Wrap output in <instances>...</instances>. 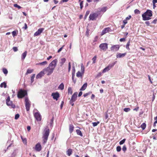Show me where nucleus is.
Masks as SVG:
<instances>
[{
    "label": "nucleus",
    "mask_w": 157,
    "mask_h": 157,
    "mask_svg": "<svg viewBox=\"0 0 157 157\" xmlns=\"http://www.w3.org/2000/svg\"><path fill=\"white\" fill-rule=\"evenodd\" d=\"M57 59H56L53 60L49 65L48 66L47 68H45L43 69V71L45 74H46L47 75H49L53 72L56 66L57 62Z\"/></svg>",
    "instance_id": "obj_1"
},
{
    "label": "nucleus",
    "mask_w": 157,
    "mask_h": 157,
    "mask_svg": "<svg viewBox=\"0 0 157 157\" xmlns=\"http://www.w3.org/2000/svg\"><path fill=\"white\" fill-rule=\"evenodd\" d=\"M152 15V11L150 10H147L146 12L142 14V16L143 20L147 21L151 19V17Z\"/></svg>",
    "instance_id": "obj_2"
},
{
    "label": "nucleus",
    "mask_w": 157,
    "mask_h": 157,
    "mask_svg": "<svg viewBox=\"0 0 157 157\" xmlns=\"http://www.w3.org/2000/svg\"><path fill=\"white\" fill-rule=\"evenodd\" d=\"M49 134V129L47 128H45L43 133L42 137L44 144H45L47 142Z\"/></svg>",
    "instance_id": "obj_3"
},
{
    "label": "nucleus",
    "mask_w": 157,
    "mask_h": 157,
    "mask_svg": "<svg viewBox=\"0 0 157 157\" xmlns=\"http://www.w3.org/2000/svg\"><path fill=\"white\" fill-rule=\"evenodd\" d=\"M27 95V91L25 90L20 89L18 92L17 96L18 98H22Z\"/></svg>",
    "instance_id": "obj_4"
},
{
    "label": "nucleus",
    "mask_w": 157,
    "mask_h": 157,
    "mask_svg": "<svg viewBox=\"0 0 157 157\" xmlns=\"http://www.w3.org/2000/svg\"><path fill=\"white\" fill-rule=\"evenodd\" d=\"M117 62V61L114 62L112 63L109 64L108 65L105 67L102 71V73H105L106 72L109 71L111 68H112L115 64Z\"/></svg>",
    "instance_id": "obj_5"
},
{
    "label": "nucleus",
    "mask_w": 157,
    "mask_h": 157,
    "mask_svg": "<svg viewBox=\"0 0 157 157\" xmlns=\"http://www.w3.org/2000/svg\"><path fill=\"white\" fill-rule=\"evenodd\" d=\"M25 106L27 111H29L31 106V102L28 98H25Z\"/></svg>",
    "instance_id": "obj_6"
},
{
    "label": "nucleus",
    "mask_w": 157,
    "mask_h": 157,
    "mask_svg": "<svg viewBox=\"0 0 157 157\" xmlns=\"http://www.w3.org/2000/svg\"><path fill=\"white\" fill-rule=\"evenodd\" d=\"M99 47L101 49L105 51L108 49V44L106 43H102L100 45Z\"/></svg>",
    "instance_id": "obj_7"
},
{
    "label": "nucleus",
    "mask_w": 157,
    "mask_h": 157,
    "mask_svg": "<svg viewBox=\"0 0 157 157\" xmlns=\"http://www.w3.org/2000/svg\"><path fill=\"white\" fill-rule=\"evenodd\" d=\"M34 116L36 121H40L41 120V115L40 113L37 111L34 113Z\"/></svg>",
    "instance_id": "obj_8"
},
{
    "label": "nucleus",
    "mask_w": 157,
    "mask_h": 157,
    "mask_svg": "<svg viewBox=\"0 0 157 157\" xmlns=\"http://www.w3.org/2000/svg\"><path fill=\"white\" fill-rule=\"evenodd\" d=\"M6 104L7 105L11 106L12 108H14L15 107V105L13 104L12 101L10 100V97H8L6 100Z\"/></svg>",
    "instance_id": "obj_9"
},
{
    "label": "nucleus",
    "mask_w": 157,
    "mask_h": 157,
    "mask_svg": "<svg viewBox=\"0 0 157 157\" xmlns=\"http://www.w3.org/2000/svg\"><path fill=\"white\" fill-rule=\"evenodd\" d=\"M98 15L96 13H91L89 17V20L94 21L98 17Z\"/></svg>",
    "instance_id": "obj_10"
},
{
    "label": "nucleus",
    "mask_w": 157,
    "mask_h": 157,
    "mask_svg": "<svg viewBox=\"0 0 157 157\" xmlns=\"http://www.w3.org/2000/svg\"><path fill=\"white\" fill-rule=\"evenodd\" d=\"M120 46L118 45H116L112 46L111 48V50L113 51H117L119 49Z\"/></svg>",
    "instance_id": "obj_11"
},
{
    "label": "nucleus",
    "mask_w": 157,
    "mask_h": 157,
    "mask_svg": "<svg viewBox=\"0 0 157 157\" xmlns=\"http://www.w3.org/2000/svg\"><path fill=\"white\" fill-rule=\"evenodd\" d=\"M52 96L53 97L54 99L57 101L58 98L59 97V93L58 92L56 93H53L52 94Z\"/></svg>",
    "instance_id": "obj_12"
},
{
    "label": "nucleus",
    "mask_w": 157,
    "mask_h": 157,
    "mask_svg": "<svg viewBox=\"0 0 157 157\" xmlns=\"http://www.w3.org/2000/svg\"><path fill=\"white\" fill-rule=\"evenodd\" d=\"M44 30L43 28L39 29L34 34V36H37L39 35Z\"/></svg>",
    "instance_id": "obj_13"
},
{
    "label": "nucleus",
    "mask_w": 157,
    "mask_h": 157,
    "mask_svg": "<svg viewBox=\"0 0 157 157\" xmlns=\"http://www.w3.org/2000/svg\"><path fill=\"white\" fill-rule=\"evenodd\" d=\"M35 149L36 151H40L41 150L42 147L39 143H38L36 144Z\"/></svg>",
    "instance_id": "obj_14"
},
{
    "label": "nucleus",
    "mask_w": 157,
    "mask_h": 157,
    "mask_svg": "<svg viewBox=\"0 0 157 157\" xmlns=\"http://www.w3.org/2000/svg\"><path fill=\"white\" fill-rule=\"evenodd\" d=\"M111 30V29L109 27L105 28L102 31L101 35V36L103 35L107 32L110 31Z\"/></svg>",
    "instance_id": "obj_15"
},
{
    "label": "nucleus",
    "mask_w": 157,
    "mask_h": 157,
    "mask_svg": "<svg viewBox=\"0 0 157 157\" xmlns=\"http://www.w3.org/2000/svg\"><path fill=\"white\" fill-rule=\"evenodd\" d=\"M45 74L44 71L43 70L41 71L39 74H38L36 76V79L40 78L41 77L43 76Z\"/></svg>",
    "instance_id": "obj_16"
},
{
    "label": "nucleus",
    "mask_w": 157,
    "mask_h": 157,
    "mask_svg": "<svg viewBox=\"0 0 157 157\" xmlns=\"http://www.w3.org/2000/svg\"><path fill=\"white\" fill-rule=\"evenodd\" d=\"M126 54V53H118L116 56L117 58H121L124 57Z\"/></svg>",
    "instance_id": "obj_17"
},
{
    "label": "nucleus",
    "mask_w": 157,
    "mask_h": 157,
    "mask_svg": "<svg viewBox=\"0 0 157 157\" xmlns=\"http://www.w3.org/2000/svg\"><path fill=\"white\" fill-rule=\"evenodd\" d=\"M77 93L75 92L72 95L71 98V100H73L74 101H75L76 98L77 97Z\"/></svg>",
    "instance_id": "obj_18"
},
{
    "label": "nucleus",
    "mask_w": 157,
    "mask_h": 157,
    "mask_svg": "<svg viewBox=\"0 0 157 157\" xmlns=\"http://www.w3.org/2000/svg\"><path fill=\"white\" fill-rule=\"evenodd\" d=\"M87 86V84L86 82L82 86V87H81V88L80 89V90H85L86 88V87Z\"/></svg>",
    "instance_id": "obj_19"
},
{
    "label": "nucleus",
    "mask_w": 157,
    "mask_h": 157,
    "mask_svg": "<svg viewBox=\"0 0 157 157\" xmlns=\"http://www.w3.org/2000/svg\"><path fill=\"white\" fill-rule=\"evenodd\" d=\"M66 59L65 58H63L61 59L60 61V66H62L66 61Z\"/></svg>",
    "instance_id": "obj_20"
},
{
    "label": "nucleus",
    "mask_w": 157,
    "mask_h": 157,
    "mask_svg": "<svg viewBox=\"0 0 157 157\" xmlns=\"http://www.w3.org/2000/svg\"><path fill=\"white\" fill-rule=\"evenodd\" d=\"M72 153V150L71 149H69L67 151V155L69 156H70Z\"/></svg>",
    "instance_id": "obj_21"
},
{
    "label": "nucleus",
    "mask_w": 157,
    "mask_h": 157,
    "mask_svg": "<svg viewBox=\"0 0 157 157\" xmlns=\"http://www.w3.org/2000/svg\"><path fill=\"white\" fill-rule=\"evenodd\" d=\"M74 126L72 124H70L69 125V130L70 133H71L74 130Z\"/></svg>",
    "instance_id": "obj_22"
},
{
    "label": "nucleus",
    "mask_w": 157,
    "mask_h": 157,
    "mask_svg": "<svg viewBox=\"0 0 157 157\" xmlns=\"http://www.w3.org/2000/svg\"><path fill=\"white\" fill-rule=\"evenodd\" d=\"M27 52L26 51L22 53L21 56V59L22 60H24L25 58L27 55Z\"/></svg>",
    "instance_id": "obj_23"
},
{
    "label": "nucleus",
    "mask_w": 157,
    "mask_h": 157,
    "mask_svg": "<svg viewBox=\"0 0 157 157\" xmlns=\"http://www.w3.org/2000/svg\"><path fill=\"white\" fill-rule=\"evenodd\" d=\"M81 72L82 74H83L85 71V68L83 64H82L81 65Z\"/></svg>",
    "instance_id": "obj_24"
},
{
    "label": "nucleus",
    "mask_w": 157,
    "mask_h": 157,
    "mask_svg": "<svg viewBox=\"0 0 157 157\" xmlns=\"http://www.w3.org/2000/svg\"><path fill=\"white\" fill-rule=\"evenodd\" d=\"M64 88V85L63 83H62L59 86L58 88L61 90H63Z\"/></svg>",
    "instance_id": "obj_25"
},
{
    "label": "nucleus",
    "mask_w": 157,
    "mask_h": 157,
    "mask_svg": "<svg viewBox=\"0 0 157 157\" xmlns=\"http://www.w3.org/2000/svg\"><path fill=\"white\" fill-rule=\"evenodd\" d=\"M0 87H4V88H6V84L5 82H3L1 83L0 85Z\"/></svg>",
    "instance_id": "obj_26"
},
{
    "label": "nucleus",
    "mask_w": 157,
    "mask_h": 157,
    "mask_svg": "<svg viewBox=\"0 0 157 157\" xmlns=\"http://www.w3.org/2000/svg\"><path fill=\"white\" fill-rule=\"evenodd\" d=\"M76 132L78 135H80L81 136H82L81 131L79 129H77L76 130Z\"/></svg>",
    "instance_id": "obj_27"
},
{
    "label": "nucleus",
    "mask_w": 157,
    "mask_h": 157,
    "mask_svg": "<svg viewBox=\"0 0 157 157\" xmlns=\"http://www.w3.org/2000/svg\"><path fill=\"white\" fill-rule=\"evenodd\" d=\"M35 74H33L32 75L31 78V83H33V82L34 81V78L35 77Z\"/></svg>",
    "instance_id": "obj_28"
},
{
    "label": "nucleus",
    "mask_w": 157,
    "mask_h": 157,
    "mask_svg": "<svg viewBox=\"0 0 157 157\" xmlns=\"http://www.w3.org/2000/svg\"><path fill=\"white\" fill-rule=\"evenodd\" d=\"M130 41L129 40L127 42V43L126 44V48L128 50H130V49L129 48V46L130 45Z\"/></svg>",
    "instance_id": "obj_29"
},
{
    "label": "nucleus",
    "mask_w": 157,
    "mask_h": 157,
    "mask_svg": "<svg viewBox=\"0 0 157 157\" xmlns=\"http://www.w3.org/2000/svg\"><path fill=\"white\" fill-rule=\"evenodd\" d=\"M83 74H82V72H81L80 71H78L76 73V76L78 77H79L82 76Z\"/></svg>",
    "instance_id": "obj_30"
},
{
    "label": "nucleus",
    "mask_w": 157,
    "mask_h": 157,
    "mask_svg": "<svg viewBox=\"0 0 157 157\" xmlns=\"http://www.w3.org/2000/svg\"><path fill=\"white\" fill-rule=\"evenodd\" d=\"M33 71V69H27V72L26 73V74H30L32 73Z\"/></svg>",
    "instance_id": "obj_31"
},
{
    "label": "nucleus",
    "mask_w": 157,
    "mask_h": 157,
    "mask_svg": "<svg viewBox=\"0 0 157 157\" xmlns=\"http://www.w3.org/2000/svg\"><path fill=\"white\" fill-rule=\"evenodd\" d=\"M68 94H71L72 93V90L71 88V87H68Z\"/></svg>",
    "instance_id": "obj_32"
},
{
    "label": "nucleus",
    "mask_w": 157,
    "mask_h": 157,
    "mask_svg": "<svg viewBox=\"0 0 157 157\" xmlns=\"http://www.w3.org/2000/svg\"><path fill=\"white\" fill-rule=\"evenodd\" d=\"M146 127V124L145 123H143L141 125V127L143 130H144L145 129Z\"/></svg>",
    "instance_id": "obj_33"
},
{
    "label": "nucleus",
    "mask_w": 157,
    "mask_h": 157,
    "mask_svg": "<svg viewBox=\"0 0 157 157\" xmlns=\"http://www.w3.org/2000/svg\"><path fill=\"white\" fill-rule=\"evenodd\" d=\"M134 12L135 14H138L140 13V12L139 10L138 9H136L134 10Z\"/></svg>",
    "instance_id": "obj_34"
},
{
    "label": "nucleus",
    "mask_w": 157,
    "mask_h": 157,
    "mask_svg": "<svg viewBox=\"0 0 157 157\" xmlns=\"http://www.w3.org/2000/svg\"><path fill=\"white\" fill-rule=\"evenodd\" d=\"M99 121H97V122H94L92 123L93 126L94 127H95L97 126L98 124H99Z\"/></svg>",
    "instance_id": "obj_35"
},
{
    "label": "nucleus",
    "mask_w": 157,
    "mask_h": 157,
    "mask_svg": "<svg viewBox=\"0 0 157 157\" xmlns=\"http://www.w3.org/2000/svg\"><path fill=\"white\" fill-rule=\"evenodd\" d=\"M21 137L23 143L25 144H27V141L26 139L25 138H23L22 136H21Z\"/></svg>",
    "instance_id": "obj_36"
},
{
    "label": "nucleus",
    "mask_w": 157,
    "mask_h": 157,
    "mask_svg": "<svg viewBox=\"0 0 157 157\" xmlns=\"http://www.w3.org/2000/svg\"><path fill=\"white\" fill-rule=\"evenodd\" d=\"M90 11H87L85 14V15L84 18L85 19L86 17H87L88 15L90 13Z\"/></svg>",
    "instance_id": "obj_37"
},
{
    "label": "nucleus",
    "mask_w": 157,
    "mask_h": 157,
    "mask_svg": "<svg viewBox=\"0 0 157 157\" xmlns=\"http://www.w3.org/2000/svg\"><path fill=\"white\" fill-rule=\"evenodd\" d=\"M130 110V109L129 108H125L123 109V110L126 112H129Z\"/></svg>",
    "instance_id": "obj_38"
},
{
    "label": "nucleus",
    "mask_w": 157,
    "mask_h": 157,
    "mask_svg": "<svg viewBox=\"0 0 157 157\" xmlns=\"http://www.w3.org/2000/svg\"><path fill=\"white\" fill-rule=\"evenodd\" d=\"M98 38V37L97 36H96L95 37L94 40H93V43H94V44H96L95 42H97V41Z\"/></svg>",
    "instance_id": "obj_39"
},
{
    "label": "nucleus",
    "mask_w": 157,
    "mask_h": 157,
    "mask_svg": "<svg viewBox=\"0 0 157 157\" xmlns=\"http://www.w3.org/2000/svg\"><path fill=\"white\" fill-rule=\"evenodd\" d=\"M47 63V62L46 61H44L43 62L40 63L38 64L41 65H45Z\"/></svg>",
    "instance_id": "obj_40"
},
{
    "label": "nucleus",
    "mask_w": 157,
    "mask_h": 157,
    "mask_svg": "<svg viewBox=\"0 0 157 157\" xmlns=\"http://www.w3.org/2000/svg\"><path fill=\"white\" fill-rule=\"evenodd\" d=\"M125 140L126 139H123L120 142L119 144L120 145L123 144L125 142Z\"/></svg>",
    "instance_id": "obj_41"
},
{
    "label": "nucleus",
    "mask_w": 157,
    "mask_h": 157,
    "mask_svg": "<svg viewBox=\"0 0 157 157\" xmlns=\"http://www.w3.org/2000/svg\"><path fill=\"white\" fill-rule=\"evenodd\" d=\"M97 57L96 56H94L92 59L93 60V63H94L96 62V60Z\"/></svg>",
    "instance_id": "obj_42"
},
{
    "label": "nucleus",
    "mask_w": 157,
    "mask_h": 157,
    "mask_svg": "<svg viewBox=\"0 0 157 157\" xmlns=\"http://www.w3.org/2000/svg\"><path fill=\"white\" fill-rule=\"evenodd\" d=\"M117 151V152H120L121 150V147L120 146H118L116 148Z\"/></svg>",
    "instance_id": "obj_43"
},
{
    "label": "nucleus",
    "mask_w": 157,
    "mask_h": 157,
    "mask_svg": "<svg viewBox=\"0 0 157 157\" xmlns=\"http://www.w3.org/2000/svg\"><path fill=\"white\" fill-rule=\"evenodd\" d=\"M122 150L124 152H125V151H126L127 150V148L126 147V146L125 145H124L123 147L122 148Z\"/></svg>",
    "instance_id": "obj_44"
},
{
    "label": "nucleus",
    "mask_w": 157,
    "mask_h": 157,
    "mask_svg": "<svg viewBox=\"0 0 157 157\" xmlns=\"http://www.w3.org/2000/svg\"><path fill=\"white\" fill-rule=\"evenodd\" d=\"M92 92H89L88 93H86L85 94H84V95H83V96L84 97H86L88 95H90V94H91Z\"/></svg>",
    "instance_id": "obj_45"
},
{
    "label": "nucleus",
    "mask_w": 157,
    "mask_h": 157,
    "mask_svg": "<svg viewBox=\"0 0 157 157\" xmlns=\"http://www.w3.org/2000/svg\"><path fill=\"white\" fill-rule=\"evenodd\" d=\"M75 101H74L73 100H71V99H70V104H71V105L73 106L74 105V102H75Z\"/></svg>",
    "instance_id": "obj_46"
},
{
    "label": "nucleus",
    "mask_w": 157,
    "mask_h": 157,
    "mask_svg": "<svg viewBox=\"0 0 157 157\" xmlns=\"http://www.w3.org/2000/svg\"><path fill=\"white\" fill-rule=\"evenodd\" d=\"M3 72L5 74H6L8 73V71L6 68H3Z\"/></svg>",
    "instance_id": "obj_47"
},
{
    "label": "nucleus",
    "mask_w": 157,
    "mask_h": 157,
    "mask_svg": "<svg viewBox=\"0 0 157 157\" xmlns=\"http://www.w3.org/2000/svg\"><path fill=\"white\" fill-rule=\"evenodd\" d=\"M107 10V8L106 7H104L102 8L101 10V11L103 12H105Z\"/></svg>",
    "instance_id": "obj_48"
},
{
    "label": "nucleus",
    "mask_w": 157,
    "mask_h": 157,
    "mask_svg": "<svg viewBox=\"0 0 157 157\" xmlns=\"http://www.w3.org/2000/svg\"><path fill=\"white\" fill-rule=\"evenodd\" d=\"M20 115L18 114H17L15 115V119L16 120L19 117Z\"/></svg>",
    "instance_id": "obj_49"
},
{
    "label": "nucleus",
    "mask_w": 157,
    "mask_h": 157,
    "mask_svg": "<svg viewBox=\"0 0 157 157\" xmlns=\"http://www.w3.org/2000/svg\"><path fill=\"white\" fill-rule=\"evenodd\" d=\"M16 32L15 31H13L12 32V34L13 37L16 35Z\"/></svg>",
    "instance_id": "obj_50"
},
{
    "label": "nucleus",
    "mask_w": 157,
    "mask_h": 157,
    "mask_svg": "<svg viewBox=\"0 0 157 157\" xmlns=\"http://www.w3.org/2000/svg\"><path fill=\"white\" fill-rule=\"evenodd\" d=\"M83 1H81L80 2V7L81 9H82V8L83 7Z\"/></svg>",
    "instance_id": "obj_51"
},
{
    "label": "nucleus",
    "mask_w": 157,
    "mask_h": 157,
    "mask_svg": "<svg viewBox=\"0 0 157 157\" xmlns=\"http://www.w3.org/2000/svg\"><path fill=\"white\" fill-rule=\"evenodd\" d=\"M53 120H54V118L53 117L51 119V121H50V125L51 126H52V124H53Z\"/></svg>",
    "instance_id": "obj_52"
},
{
    "label": "nucleus",
    "mask_w": 157,
    "mask_h": 157,
    "mask_svg": "<svg viewBox=\"0 0 157 157\" xmlns=\"http://www.w3.org/2000/svg\"><path fill=\"white\" fill-rule=\"evenodd\" d=\"M14 6L15 7H17V8H18L19 9H20V8H21V7L20 6H18V5H17V4H14Z\"/></svg>",
    "instance_id": "obj_53"
},
{
    "label": "nucleus",
    "mask_w": 157,
    "mask_h": 157,
    "mask_svg": "<svg viewBox=\"0 0 157 157\" xmlns=\"http://www.w3.org/2000/svg\"><path fill=\"white\" fill-rule=\"evenodd\" d=\"M89 30L88 29H87L86 33V35L87 36H88L89 35Z\"/></svg>",
    "instance_id": "obj_54"
},
{
    "label": "nucleus",
    "mask_w": 157,
    "mask_h": 157,
    "mask_svg": "<svg viewBox=\"0 0 157 157\" xmlns=\"http://www.w3.org/2000/svg\"><path fill=\"white\" fill-rule=\"evenodd\" d=\"M13 49L14 52H16L18 50L17 48L16 47H13Z\"/></svg>",
    "instance_id": "obj_55"
},
{
    "label": "nucleus",
    "mask_w": 157,
    "mask_h": 157,
    "mask_svg": "<svg viewBox=\"0 0 157 157\" xmlns=\"http://www.w3.org/2000/svg\"><path fill=\"white\" fill-rule=\"evenodd\" d=\"M71 69V63L69 62L68 63V71L69 72Z\"/></svg>",
    "instance_id": "obj_56"
},
{
    "label": "nucleus",
    "mask_w": 157,
    "mask_h": 157,
    "mask_svg": "<svg viewBox=\"0 0 157 157\" xmlns=\"http://www.w3.org/2000/svg\"><path fill=\"white\" fill-rule=\"evenodd\" d=\"M64 45L62 47H61V48H59V49L58 50V52H58V53H59V52H60L62 51V50L63 48V47H64Z\"/></svg>",
    "instance_id": "obj_57"
},
{
    "label": "nucleus",
    "mask_w": 157,
    "mask_h": 157,
    "mask_svg": "<svg viewBox=\"0 0 157 157\" xmlns=\"http://www.w3.org/2000/svg\"><path fill=\"white\" fill-rule=\"evenodd\" d=\"M157 21V19H155L151 22V23L153 24H155L156 23V22Z\"/></svg>",
    "instance_id": "obj_58"
},
{
    "label": "nucleus",
    "mask_w": 157,
    "mask_h": 157,
    "mask_svg": "<svg viewBox=\"0 0 157 157\" xmlns=\"http://www.w3.org/2000/svg\"><path fill=\"white\" fill-rule=\"evenodd\" d=\"M131 17V16L130 15H129L128 17H126L125 18V19L126 20H129Z\"/></svg>",
    "instance_id": "obj_59"
},
{
    "label": "nucleus",
    "mask_w": 157,
    "mask_h": 157,
    "mask_svg": "<svg viewBox=\"0 0 157 157\" xmlns=\"http://www.w3.org/2000/svg\"><path fill=\"white\" fill-rule=\"evenodd\" d=\"M109 117V115L107 113H105V119H107Z\"/></svg>",
    "instance_id": "obj_60"
},
{
    "label": "nucleus",
    "mask_w": 157,
    "mask_h": 157,
    "mask_svg": "<svg viewBox=\"0 0 157 157\" xmlns=\"http://www.w3.org/2000/svg\"><path fill=\"white\" fill-rule=\"evenodd\" d=\"M23 29H26L27 28V25L26 23L25 24V26L24 27H23Z\"/></svg>",
    "instance_id": "obj_61"
},
{
    "label": "nucleus",
    "mask_w": 157,
    "mask_h": 157,
    "mask_svg": "<svg viewBox=\"0 0 157 157\" xmlns=\"http://www.w3.org/2000/svg\"><path fill=\"white\" fill-rule=\"evenodd\" d=\"M127 20L125 19L123 21V22L124 25H125L127 23Z\"/></svg>",
    "instance_id": "obj_62"
},
{
    "label": "nucleus",
    "mask_w": 157,
    "mask_h": 157,
    "mask_svg": "<svg viewBox=\"0 0 157 157\" xmlns=\"http://www.w3.org/2000/svg\"><path fill=\"white\" fill-rule=\"evenodd\" d=\"M145 24L147 25L148 26L149 25H150V23L149 21H145Z\"/></svg>",
    "instance_id": "obj_63"
},
{
    "label": "nucleus",
    "mask_w": 157,
    "mask_h": 157,
    "mask_svg": "<svg viewBox=\"0 0 157 157\" xmlns=\"http://www.w3.org/2000/svg\"><path fill=\"white\" fill-rule=\"evenodd\" d=\"M125 40V39L124 38H121L120 39V41L121 42L124 41Z\"/></svg>",
    "instance_id": "obj_64"
}]
</instances>
